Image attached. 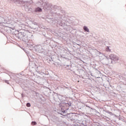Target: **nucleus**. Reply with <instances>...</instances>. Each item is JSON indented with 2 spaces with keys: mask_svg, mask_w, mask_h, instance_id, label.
<instances>
[{
  "mask_svg": "<svg viewBox=\"0 0 126 126\" xmlns=\"http://www.w3.org/2000/svg\"><path fill=\"white\" fill-rule=\"evenodd\" d=\"M35 11L37 12H42V9L39 7L36 8L35 9Z\"/></svg>",
  "mask_w": 126,
  "mask_h": 126,
  "instance_id": "nucleus-2",
  "label": "nucleus"
},
{
  "mask_svg": "<svg viewBox=\"0 0 126 126\" xmlns=\"http://www.w3.org/2000/svg\"><path fill=\"white\" fill-rule=\"evenodd\" d=\"M27 107H31V104H30L29 103H28L27 104Z\"/></svg>",
  "mask_w": 126,
  "mask_h": 126,
  "instance_id": "nucleus-5",
  "label": "nucleus"
},
{
  "mask_svg": "<svg viewBox=\"0 0 126 126\" xmlns=\"http://www.w3.org/2000/svg\"><path fill=\"white\" fill-rule=\"evenodd\" d=\"M84 30L87 32H89V29H88V28L86 26L84 27Z\"/></svg>",
  "mask_w": 126,
  "mask_h": 126,
  "instance_id": "nucleus-3",
  "label": "nucleus"
},
{
  "mask_svg": "<svg viewBox=\"0 0 126 126\" xmlns=\"http://www.w3.org/2000/svg\"><path fill=\"white\" fill-rule=\"evenodd\" d=\"M110 58L111 60H112V61H114V62H117V61H119V57H118V56H115L113 55H111L110 56Z\"/></svg>",
  "mask_w": 126,
  "mask_h": 126,
  "instance_id": "nucleus-1",
  "label": "nucleus"
},
{
  "mask_svg": "<svg viewBox=\"0 0 126 126\" xmlns=\"http://www.w3.org/2000/svg\"><path fill=\"white\" fill-rule=\"evenodd\" d=\"M32 126H35L37 125V123L36 122H32Z\"/></svg>",
  "mask_w": 126,
  "mask_h": 126,
  "instance_id": "nucleus-4",
  "label": "nucleus"
}]
</instances>
